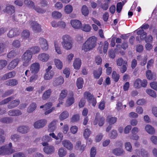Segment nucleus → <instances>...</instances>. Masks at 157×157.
<instances>
[{
  "instance_id": "1",
  "label": "nucleus",
  "mask_w": 157,
  "mask_h": 157,
  "mask_svg": "<svg viewBox=\"0 0 157 157\" xmlns=\"http://www.w3.org/2000/svg\"><path fill=\"white\" fill-rule=\"evenodd\" d=\"M97 39L94 36L89 38L83 44L82 50L85 52H88L94 48L97 45Z\"/></svg>"
},
{
  "instance_id": "2",
  "label": "nucleus",
  "mask_w": 157,
  "mask_h": 157,
  "mask_svg": "<svg viewBox=\"0 0 157 157\" xmlns=\"http://www.w3.org/2000/svg\"><path fill=\"white\" fill-rule=\"evenodd\" d=\"M63 41L62 44L63 47L65 49L68 50L72 47V42L71 38L70 36L65 35L62 36Z\"/></svg>"
},
{
  "instance_id": "3",
  "label": "nucleus",
  "mask_w": 157,
  "mask_h": 157,
  "mask_svg": "<svg viewBox=\"0 0 157 157\" xmlns=\"http://www.w3.org/2000/svg\"><path fill=\"white\" fill-rule=\"evenodd\" d=\"M32 55L29 50H27L24 53L22 56V59L24 61L23 63L24 66L26 67L29 64Z\"/></svg>"
},
{
  "instance_id": "4",
  "label": "nucleus",
  "mask_w": 157,
  "mask_h": 157,
  "mask_svg": "<svg viewBox=\"0 0 157 157\" xmlns=\"http://www.w3.org/2000/svg\"><path fill=\"white\" fill-rule=\"evenodd\" d=\"M147 84V82L146 79L141 80L140 79L137 78L134 81L133 86L137 89H139L141 87H145Z\"/></svg>"
},
{
  "instance_id": "5",
  "label": "nucleus",
  "mask_w": 157,
  "mask_h": 157,
  "mask_svg": "<svg viewBox=\"0 0 157 157\" xmlns=\"http://www.w3.org/2000/svg\"><path fill=\"white\" fill-rule=\"evenodd\" d=\"M20 32L17 28H14L10 29L7 34V36L9 38L17 36L19 35Z\"/></svg>"
},
{
  "instance_id": "6",
  "label": "nucleus",
  "mask_w": 157,
  "mask_h": 157,
  "mask_svg": "<svg viewBox=\"0 0 157 157\" xmlns=\"http://www.w3.org/2000/svg\"><path fill=\"white\" fill-rule=\"evenodd\" d=\"M100 114L98 113H96V117L94 121V125H96L98 123V125L100 126H102L105 121V118L103 117H100L99 120H98V117H99Z\"/></svg>"
},
{
  "instance_id": "7",
  "label": "nucleus",
  "mask_w": 157,
  "mask_h": 157,
  "mask_svg": "<svg viewBox=\"0 0 157 157\" xmlns=\"http://www.w3.org/2000/svg\"><path fill=\"white\" fill-rule=\"evenodd\" d=\"M137 34L138 35H140L139 36L136 37V40L139 41L145 40L147 36V33L144 32L143 29L138 30L137 32Z\"/></svg>"
},
{
  "instance_id": "8",
  "label": "nucleus",
  "mask_w": 157,
  "mask_h": 157,
  "mask_svg": "<svg viewBox=\"0 0 157 157\" xmlns=\"http://www.w3.org/2000/svg\"><path fill=\"white\" fill-rule=\"evenodd\" d=\"M46 119H41L35 122L34 124V127L36 128H40L44 127L46 124Z\"/></svg>"
},
{
  "instance_id": "9",
  "label": "nucleus",
  "mask_w": 157,
  "mask_h": 157,
  "mask_svg": "<svg viewBox=\"0 0 157 157\" xmlns=\"http://www.w3.org/2000/svg\"><path fill=\"white\" fill-rule=\"evenodd\" d=\"M39 40L42 49L45 51L47 50L48 48V45L47 40L44 38L40 37Z\"/></svg>"
},
{
  "instance_id": "10",
  "label": "nucleus",
  "mask_w": 157,
  "mask_h": 157,
  "mask_svg": "<svg viewBox=\"0 0 157 157\" xmlns=\"http://www.w3.org/2000/svg\"><path fill=\"white\" fill-rule=\"evenodd\" d=\"M33 30L35 33H39L41 30V26L35 21H33L31 24Z\"/></svg>"
},
{
  "instance_id": "11",
  "label": "nucleus",
  "mask_w": 157,
  "mask_h": 157,
  "mask_svg": "<svg viewBox=\"0 0 157 157\" xmlns=\"http://www.w3.org/2000/svg\"><path fill=\"white\" fill-rule=\"evenodd\" d=\"M40 65L38 63L32 64L30 67V70L32 73H37L40 70Z\"/></svg>"
},
{
  "instance_id": "12",
  "label": "nucleus",
  "mask_w": 157,
  "mask_h": 157,
  "mask_svg": "<svg viewBox=\"0 0 157 157\" xmlns=\"http://www.w3.org/2000/svg\"><path fill=\"white\" fill-rule=\"evenodd\" d=\"M64 81L63 78L62 76H60L55 78L52 84L54 86H57L63 84Z\"/></svg>"
},
{
  "instance_id": "13",
  "label": "nucleus",
  "mask_w": 157,
  "mask_h": 157,
  "mask_svg": "<svg viewBox=\"0 0 157 157\" xmlns=\"http://www.w3.org/2000/svg\"><path fill=\"white\" fill-rule=\"evenodd\" d=\"M70 23L73 28L75 29H80L82 26V24L80 21L78 20H72Z\"/></svg>"
},
{
  "instance_id": "14",
  "label": "nucleus",
  "mask_w": 157,
  "mask_h": 157,
  "mask_svg": "<svg viewBox=\"0 0 157 157\" xmlns=\"http://www.w3.org/2000/svg\"><path fill=\"white\" fill-rule=\"evenodd\" d=\"M69 95L70 97L68 98L66 102V105L67 106H69L73 104L75 101L74 98V94L73 92L71 91L69 92Z\"/></svg>"
},
{
  "instance_id": "15",
  "label": "nucleus",
  "mask_w": 157,
  "mask_h": 157,
  "mask_svg": "<svg viewBox=\"0 0 157 157\" xmlns=\"http://www.w3.org/2000/svg\"><path fill=\"white\" fill-rule=\"evenodd\" d=\"M19 60L18 58L15 59L11 61L8 66V68L12 70L18 64Z\"/></svg>"
},
{
  "instance_id": "16",
  "label": "nucleus",
  "mask_w": 157,
  "mask_h": 157,
  "mask_svg": "<svg viewBox=\"0 0 157 157\" xmlns=\"http://www.w3.org/2000/svg\"><path fill=\"white\" fill-rule=\"evenodd\" d=\"M20 103V101L19 99L13 100L9 103L7 107L9 109H12L17 107Z\"/></svg>"
},
{
  "instance_id": "17",
  "label": "nucleus",
  "mask_w": 157,
  "mask_h": 157,
  "mask_svg": "<svg viewBox=\"0 0 157 157\" xmlns=\"http://www.w3.org/2000/svg\"><path fill=\"white\" fill-rule=\"evenodd\" d=\"M16 75V72L14 71L8 72L4 75L1 78V79L3 80H6L14 77Z\"/></svg>"
},
{
  "instance_id": "18",
  "label": "nucleus",
  "mask_w": 157,
  "mask_h": 157,
  "mask_svg": "<svg viewBox=\"0 0 157 157\" xmlns=\"http://www.w3.org/2000/svg\"><path fill=\"white\" fill-rule=\"evenodd\" d=\"M18 83V81L15 79H11L5 82V84L8 86H14Z\"/></svg>"
},
{
  "instance_id": "19",
  "label": "nucleus",
  "mask_w": 157,
  "mask_h": 157,
  "mask_svg": "<svg viewBox=\"0 0 157 157\" xmlns=\"http://www.w3.org/2000/svg\"><path fill=\"white\" fill-rule=\"evenodd\" d=\"M50 56L47 54L42 53L40 54L38 56L39 59L42 62H46L49 59Z\"/></svg>"
},
{
  "instance_id": "20",
  "label": "nucleus",
  "mask_w": 157,
  "mask_h": 157,
  "mask_svg": "<svg viewBox=\"0 0 157 157\" xmlns=\"http://www.w3.org/2000/svg\"><path fill=\"white\" fill-rule=\"evenodd\" d=\"M57 121L54 120L52 121L48 125V130L50 132H54L56 128V126Z\"/></svg>"
},
{
  "instance_id": "21",
  "label": "nucleus",
  "mask_w": 157,
  "mask_h": 157,
  "mask_svg": "<svg viewBox=\"0 0 157 157\" xmlns=\"http://www.w3.org/2000/svg\"><path fill=\"white\" fill-rule=\"evenodd\" d=\"M8 115L10 116H18L22 114L21 111L18 109H13L10 110L8 112Z\"/></svg>"
},
{
  "instance_id": "22",
  "label": "nucleus",
  "mask_w": 157,
  "mask_h": 157,
  "mask_svg": "<svg viewBox=\"0 0 157 157\" xmlns=\"http://www.w3.org/2000/svg\"><path fill=\"white\" fill-rule=\"evenodd\" d=\"M102 73V68L99 67L97 70H94L93 71V75L95 78L98 79L99 78Z\"/></svg>"
},
{
  "instance_id": "23",
  "label": "nucleus",
  "mask_w": 157,
  "mask_h": 157,
  "mask_svg": "<svg viewBox=\"0 0 157 157\" xmlns=\"http://www.w3.org/2000/svg\"><path fill=\"white\" fill-rule=\"evenodd\" d=\"M54 75V73L53 71L51 70V71L46 72L44 75V78L45 80H48L52 78Z\"/></svg>"
},
{
  "instance_id": "24",
  "label": "nucleus",
  "mask_w": 157,
  "mask_h": 157,
  "mask_svg": "<svg viewBox=\"0 0 157 157\" xmlns=\"http://www.w3.org/2000/svg\"><path fill=\"white\" fill-rule=\"evenodd\" d=\"M81 65V60L79 58H76L73 63V66L75 69L78 70L80 67Z\"/></svg>"
},
{
  "instance_id": "25",
  "label": "nucleus",
  "mask_w": 157,
  "mask_h": 157,
  "mask_svg": "<svg viewBox=\"0 0 157 157\" xmlns=\"http://www.w3.org/2000/svg\"><path fill=\"white\" fill-rule=\"evenodd\" d=\"M84 97H86L89 103H91V101L95 98L93 94H91L90 92L88 91L85 92L84 94Z\"/></svg>"
},
{
  "instance_id": "26",
  "label": "nucleus",
  "mask_w": 157,
  "mask_h": 157,
  "mask_svg": "<svg viewBox=\"0 0 157 157\" xmlns=\"http://www.w3.org/2000/svg\"><path fill=\"white\" fill-rule=\"evenodd\" d=\"M67 90L65 89L62 90L58 98V101H63V99L67 97Z\"/></svg>"
},
{
  "instance_id": "27",
  "label": "nucleus",
  "mask_w": 157,
  "mask_h": 157,
  "mask_svg": "<svg viewBox=\"0 0 157 157\" xmlns=\"http://www.w3.org/2000/svg\"><path fill=\"white\" fill-rule=\"evenodd\" d=\"M113 153L116 155H121L124 154V152L123 149L121 148H117L113 151Z\"/></svg>"
},
{
  "instance_id": "28",
  "label": "nucleus",
  "mask_w": 157,
  "mask_h": 157,
  "mask_svg": "<svg viewBox=\"0 0 157 157\" xmlns=\"http://www.w3.org/2000/svg\"><path fill=\"white\" fill-rule=\"evenodd\" d=\"M6 12L7 13L12 14L15 12V8L13 6L9 5L6 7Z\"/></svg>"
},
{
  "instance_id": "29",
  "label": "nucleus",
  "mask_w": 157,
  "mask_h": 157,
  "mask_svg": "<svg viewBox=\"0 0 157 157\" xmlns=\"http://www.w3.org/2000/svg\"><path fill=\"white\" fill-rule=\"evenodd\" d=\"M3 155H10L15 152L12 148H3Z\"/></svg>"
},
{
  "instance_id": "30",
  "label": "nucleus",
  "mask_w": 157,
  "mask_h": 157,
  "mask_svg": "<svg viewBox=\"0 0 157 157\" xmlns=\"http://www.w3.org/2000/svg\"><path fill=\"white\" fill-rule=\"evenodd\" d=\"M52 93V90L51 89H49L46 91L43 94L42 98L43 100H46L49 98L51 95Z\"/></svg>"
},
{
  "instance_id": "31",
  "label": "nucleus",
  "mask_w": 157,
  "mask_h": 157,
  "mask_svg": "<svg viewBox=\"0 0 157 157\" xmlns=\"http://www.w3.org/2000/svg\"><path fill=\"white\" fill-rule=\"evenodd\" d=\"M145 128L147 132L150 134H154L155 133V129L150 125H147L145 126Z\"/></svg>"
},
{
  "instance_id": "32",
  "label": "nucleus",
  "mask_w": 157,
  "mask_h": 157,
  "mask_svg": "<svg viewBox=\"0 0 157 157\" xmlns=\"http://www.w3.org/2000/svg\"><path fill=\"white\" fill-rule=\"evenodd\" d=\"M117 118L115 117H111L110 116H108L106 119L107 122L110 125L114 124L117 121Z\"/></svg>"
},
{
  "instance_id": "33",
  "label": "nucleus",
  "mask_w": 157,
  "mask_h": 157,
  "mask_svg": "<svg viewBox=\"0 0 157 157\" xmlns=\"http://www.w3.org/2000/svg\"><path fill=\"white\" fill-rule=\"evenodd\" d=\"M17 131L22 134L26 133L29 130L28 127L25 126H21L19 127L17 129Z\"/></svg>"
},
{
  "instance_id": "34",
  "label": "nucleus",
  "mask_w": 157,
  "mask_h": 157,
  "mask_svg": "<svg viewBox=\"0 0 157 157\" xmlns=\"http://www.w3.org/2000/svg\"><path fill=\"white\" fill-rule=\"evenodd\" d=\"M83 80L81 77L78 78L76 81V85L78 89H82L83 87Z\"/></svg>"
},
{
  "instance_id": "35",
  "label": "nucleus",
  "mask_w": 157,
  "mask_h": 157,
  "mask_svg": "<svg viewBox=\"0 0 157 157\" xmlns=\"http://www.w3.org/2000/svg\"><path fill=\"white\" fill-rule=\"evenodd\" d=\"M62 144L64 147H73V145L69 140H64L62 141Z\"/></svg>"
},
{
  "instance_id": "36",
  "label": "nucleus",
  "mask_w": 157,
  "mask_h": 157,
  "mask_svg": "<svg viewBox=\"0 0 157 157\" xmlns=\"http://www.w3.org/2000/svg\"><path fill=\"white\" fill-rule=\"evenodd\" d=\"M36 104L35 102H32L29 105L27 109L28 113L33 112L36 108Z\"/></svg>"
},
{
  "instance_id": "37",
  "label": "nucleus",
  "mask_w": 157,
  "mask_h": 157,
  "mask_svg": "<svg viewBox=\"0 0 157 157\" xmlns=\"http://www.w3.org/2000/svg\"><path fill=\"white\" fill-rule=\"evenodd\" d=\"M67 152L65 148H61L59 149L58 155L59 157H63L67 154Z\"/></svg>"
},
{
  "instance_id": "38",
  "label": "nucleus",
  "mask_w": 157,
  "mask_h": 157,
  "mask_svg": "<svg viewBox=\"0 0 157 157\" xmlns=\"http://www.w3.org/2000/svg\"><path fill=\"white\" fill-rule=\"evenodd\" d=\"M69 114L66 111L63 112L60 115L59 118L61 121H63L68 117Z\"/></svg>"
},
{
  "instance_id": "39",
  "label": "nucleus",
  "mask_w": 157,
  "mask_h": 157,
  "mask_svg": "<svg viewBox=\"0 0 157 157\" xmlns=\"http://www.w3.org/2000/svg\"><path fill=\"white\" fill-rule=\"evenodd\" d=\"M55 65L59 69L61 70L63 67V63L59 59H55L54 60Z\"/></svg>"
},
{
  "instance_id": "40",
  "label": "nucleus",
  "mask_w": 157,
  "mask_h": 157,
  "mask_svg": "<svg viewBox=\"0 0 157 157\" xmlns=\"http://www.w3.org/2000/svg\"><path fill=\"white\" fill-rule=\"evenodd\" d=\"M54 148H43L44 152L47 154L51 155L55 151Z\"/></svg>"
},
{
  "instance_id": "41",
  "label": "nucleus",
  "mask_w": 157,
  "mask_h": 157,
  "mask_svg": "<svg viewBox=\"0 0 157 157\" xmlns=\"http://www.w3.org/2000/svg\"><path fill=\"white\" fill-rule=\"evenodd\" d=\"M31 52L33 54H35L40 52V47L37 46H34L30 48Z\"/></svg>"
},
{
  "instance_id": "42",
  "label": "nucleus",
  "mask_w": 157,
  "mask_h": 157,
  "mask_svg": "<svg viewBox=\"0 0 157 157\" xmlns=\"http://www.w3.org/2000/svg\"><path fill=\"white\" fill-rule=\"evenodd\" d=\"M81 11L82 14L85 16H87L89 13L88 9L86 5L82 6V8Z\"/></svg>"
},
{
  "instance_id": "43",
  "label": "nucleus",
  "mask_w": 157,
  "mask_h": 157,
  "mask_svg": "<svg viewBox=\"0 0 157 157\" xmlns=\"http://www.w3.org/2000/svg\"><path fill=\"white\" fill-rule=\"evenodd\" d=\"M112 77L114 82H117L119 81L120 76L119 74H117L115 71H114L112 72Z\"/></svg>"
},
{
  "instance_id": "44",
  "label": "nucleus",
  "mask_w": 157,
  "mask_h": 157,
  "mask_svg": "<svg viewBox=\"0 0 157 157\" xmlns=\"http://www.w3.org/2000/svg\"><path fill=\"white\" fill-rule=\"evenodd\" d=\"M73 10L72 6L70 5H67L64 7V11L67 14L71 13Z\"/></svg>"
},
{
  "instance_id": "45",
  "label": "nucleus",
  "mask_w": 157,
  "mask_h": 157,
  "mask_svg": "<svg viewBox=\"0 0 157 157\" xmlns=\"http://www.w3.org/2000/svg\"><path fill=\"white\" fill-rule=\"evenodd\" d=\"M0 121L3 123H9L12 122L13 119L11 117H6L1 119Z\"/></svg>"
},
{
  "instance_id": "46",
  "label": "nucleus",
  "mask_w": 157,
  "mask_h": 157,
  "mask_svg": "<svg viewBox=\"0 0 157 157\" xmlns=\"http://www.w3.org/2000/svg\"><path fill=\"white\" fill-rule=\"evenodd\" d=\"M12 45L14 48H19L21 46V42L18 40H15L12 43Z\"/></svg>"
},
{
  "instance_id": "47",
  "label": "nucleus",
  "mask_w": 157,
  "mask_h": 157,
  "mask_svg": "<svg viewBox=\"0 0 157 157\" xmlns=\"http://www.w3.org/2000/svg\"><path fill=\"white\" fill-rule=\"evenodd\" d=\"M54 44L56 52L59 54H61L62 53V51L60 47L58 44L57 42L56 41H55Z\"/></svg>"
},
{
  "instance_id": "48",
  "label": "nucleus",
  "mask_w": 157,
  "mask_h": 157,
  "mask_svg": "<svg viewBox=\"0 0 157 157\" xmlns=\"http://www.w3.org/2000/svg\"><path fill=\"white\" fill-rule=\"evenodd\" d=\"M146 75L147 79L148 80H151L153 78L154 74L152 73L150 70H148L146 71Z\"/></svg>"
},
{
  "instance_id": "49",
  "label": "nucleus",
  "mask_w": 157,
  "mask_h": 157,
  "mask_svg": "<svg viewBox=\"0 0 157 157\" xmlns=\"http://www.w3.org/2000/svg\"><path fill=\"white\" fill-rule=\"evenodd\" d=\"M13 97L12 96H10L4 100L2 101L0 103V105H4L13 99Z\"/></svg>"
},
{
  "instance_id": "50",
  "label": "nucleus",
  "mask_w": 157,
  "mask_h": 157,
  "mask_svg": "<svg viewBox=\"0 0 157 157\" xmlns=\"http://www.w3.org/2000/svg\"><path fill=\"white\" fill-rule=\"evenodd\" d=\"M146 92L148 95L152 97L155 98L156 97V94L155 91L151 89H147L146 90Z\"/></svg>"
},
{
  "instance_id": "51",
  "label": "nucleus",
  "mask_w": 157,
  "mask_h": 157,
  "mask_svg": "<svg viewBox=\"0 0 157 157\" xmlns=\"http://www.w3.org/2000/svg\"><path fill=\"white\" fill-rule=\"evenodd\" d=\"M79 119V116L78 114H76L73 116L71 119V122L72 123L77 122Z\"/></svg>"
},
{
  "instance_id": "52",
  "label": "nucleus",
  "mask_w": 157,
  "mask_h": 157,
  "mask_svg": "<svg viewBox=\"0 0 157 157\" xmlns=\"http://www.w3.org/2000/svg\"><path fill=\"white\" fill-rule=\"evenodd\" d=\"M61 13L58 11H55L52 13V16L53 17L57 18H59L62 16Z\"/></svg>"
},
{
  "instance_id": "53",
  "label": "nucleus",
  "mask_w": 157,
  "mask_h": 157,
  "mask_svg": "<svg viewBox=\"0 0 157 157\" xmlns=\"http://www.w3.org/2000/svg\"><path fill=\"white\" fill-rule=\"evenodd\" d=\"M82 30L86 32H89L90 31L91 28L89 25H84L82 27H81Z\"/></svg>"
},
{
  "instance_id": "54",
  "label": "nucleus",
  "mask_w": 157,
  "mask_h": 157,
  "mask_svg": "<svg viewBox=\"0 0 157 157\" xmlns=\"http://www.w3.org/2000/svg\"><path fill=\"white\" fill-rule=\"evenodd\" d=\"M91 133V132L90 130L88 128L86 129L83 133V136L84 138L87 139L89 137Z\"/></svg>"
},
{
  "instance_id": "55",
  "label": "nucleus",
  "mask_w": 157,
  "mask_h": 157,
  "mask_svg": "<svg viewBox=\"0 0 157 157\" xmlns=\"http://www.w3.org/2000/svg\"><path fill=\"white\" fill-rule=\"evenodd\" d=\"M17 54L15 50H12L7 54V57L9 58H11L16 56Z\"/></svg>"
},
{
  "instance_id": "56",
  "label": "nucleus",
  "mask_w": 157,
  "mask_h": 157,
  "mask_svg": "<svg viewBox=\"0 0 157 157\" xmlns=\"http://www.w3.org/2000/svg\"><path fill=\"white\" fill-rule=\"evenodd\" d=\"M24 2V3L28 6L33 7L34 6V3L31 0H25Z\"/></svg>"
},
{
  "instance_id": "57",
  "label": "nucleus",
  "mask_w": 157,
  "mask_h": 157,
  "mask_svg": "<svg viewBox=\"0 0 157 157\" xmlns=\"http://www.w3.org/2000/svg\"><path fill=\"white\" fill-rule=\"evenodd\" d=\"M30 34V32L28 30H24L22 33V36L25 39H27L29 38Z\"/></svg>"
},
{
  "instance_id": "58",
  "label": "nucleus",
  "mask_w": 157,
  "mask_h": 157,
  "mask_svg": "<svg viewBox=\"0 0 157 157\" xmlns=\"http://www.w3.org/2000/svg\"><path fill=\"white\" fill-rule=\"evenodd\" d=\"M7 64V61L5 60H0V70H2Z\"/></svg>"
},
{
  "instance_id": "59",
  "label": "nucleus",
  "mask_w": 157,
  "mask_h": 157,
  "mask_svg": "<svg viewBox=\"0 0 157 157\" xmlns=\"http://www.w3.org/2000/svg\"><path fill=\"white\" fill-rule=\"evenodd\" d=\"M13 91L14 90L12 89L7 90L2 94V97H5L10 95L13 93Z\"/></svg>"
},
{
  "instance_id": "60",
  "label": "nucleus",
  "mask_w": 157,
  "mask_h": 157,
  "mask_svg": "<svg viewBox=\"0 0 157 157\" xmlns=\"http://www.w3.org/2000/svg\"><path fill=\"white\" fill-rule=\"evenodd\" d=\"M127 64V62L126 61H124L122 67H121L120 71L121 73H123L127 70L126 65Z\"/></svg>"
},
{
  "instance_id": "61",
  "label": "nucleus",
  "mask_w": 157,
  "mask_h": 157,
  "mask_svg": "<svg viewBox=\"0 0 157 157\" xmlns=\"http://www.w3.org/2000/svg\"><path fill=\"white\" fill-rule=\"evenodd\" d=\"M154 62V59H152L148 61L147 65V69H151V67L153 66Z\"/></svg>"
},
{
  "instance_id": "62",
  "label": "nucleus",
  "mask_w": 157,
  "mask_h": 157,
  "mask_svg": "<svg viewBox=\"0 0 157 157\" xmlns=\"http://www.w3.org/2000/svg\"><path fill=\"white\" fill-rule=\"evenodd\" d=\"M6 48V45L5 43H0V54L3 53Z\"/></svg>"
},
{
  "instance_id": "63",
  "label": "nucleus",
  "mask_w": 157,
  "mask_h": 157,
  "mask_svg": "<svg viewBox=\"0 0 157 157\" xmlns=\"http://www.w3.org/2000/svg\"><path fill=\"white\" fill-rule=\"evenodd\" d=\"M122 4L121 2H118L117 4L116 10L117 13H120L122 10Z\"/></svg>"
},
{
  "instance_id": "64",
  "label": "nucleus",
  "mask_w": 157,
  "mask_h": 157,
  "mask_svg": "<svg viewBox=\"0 0 157 157\" xmlns=\"http://www.w3.org/2000/svg\"><path fill=\"white\" fill-rule=\"evenodd\" d=\"M38 78V75L36 74H34L30 77L29 79V82H34Z\"/></svg>"
}]
</instances>
